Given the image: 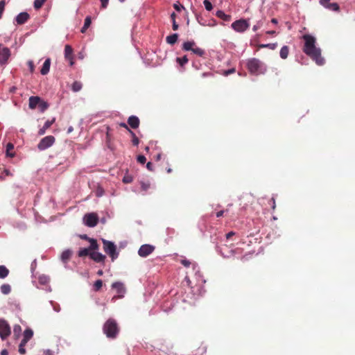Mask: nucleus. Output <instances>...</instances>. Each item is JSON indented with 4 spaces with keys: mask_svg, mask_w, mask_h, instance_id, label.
<instances>
[{
    "mask_svg": "<svg viewBox=\"0 0 355 355\" xmlns=\"http://www.w3.org/2000/svg\"><path fill=\"white\" fill-rule=\"evenodd\" d=\"M302 38L304 41L303 47L304 53L315 62L318 65H323L324 59L321 55V50L316 47V40L311 35H304Z\"/></svg>",
    "mask_w": 355,
    "mask_h": 355,
    "instance_id": "obj_1",
    "label": "nucleus"
},
{
    "mask_svg": "<svg viewBox=\"0 0 355 355\" xmlns=\"http://www.w3.org/2000/svg\"><path fill=\"white\" fill-rule=\"evenodd\" d=\"M246 67L251 75H263L267 71L266 64L258 58H252L247 60Z\"/></svg>",
    "mask_w": 355,
    "mask_h": 355,
    "instance_id": "obj_2",
    "label": "nucleus"
},
{
    "mask_svg": "<svg viewBox=\"0 0 355 355\" xmlns=\"http://www.w3.org/2000/svg\"><path fill=\"white\" fill-rule=\"evenodd\" d=\"M103 331L107 338L114 339L119 332V327L114 319L109 318L103 324Z\"/></svg>",
    "mask_w": 355,
    "mask_h": 355,
    "instance_id": "obj_3",
    "label": "nucleus"
},
{
    "mask_svg": "<svg viewBox=\"0 0 355 355\" xmlns=\"http://www.w3.org/2000/svg\"><path fill=\"white\" fill-rule=\"evenodd\" d=\"M182 49L184 51H191L200 57H203L205 54V50L198 47L193 40L184 42L182 44Z\"/></svg>",
    "mask_w": 355,
    "mask_h": 355,
    "instance_id": "obj_4",
    "label": "nucleus"
},
{
    "mask_svg": "<svg viewBox=\"0 0 355 355\" xmlns=\"http://www.w3.org/2000/svg\"><path fill=\"white\" fill-rule=\"evenodd\" d=\"M250 27L249 19H240L234 21L231 24V28L236 33H243Z\"/></svg>",
    "mask_w": 355,
    "mask_h": 355,
    "instance_id": "obj_5",
    "label": "nucleus"
},
{
    "mask_svg": "<svg viewBox=\"0 0 355 355\" xmlns=\"http://www.w3.org/2000/svg\"><path fill=\"white\" fill-rule=\"evenodd\" d=\"M103 244V250L108 254L112 261L118 257L119 253L116 252V246L112 241L102 239Z\"/></svg>",
    "mask_w": 355,
    "mask_h": 355,
    "instance_id": "obj_6",
    "label": "nucleus"
},
{
    "mask_svg": "<svg viewBox=\"0 0 355 355\" xmlns=\"http://www.w3.org/2000/svg\"><path fill=\"white\" fill-rule=\"evenodd\" d=\"M11 334L10 327L8 322L0 318V337L2 340L6 339Z\"/></svg>",
    "mask_w": 355,
    "mask_h": 355,
    "instance_id": "obj_7",
    "label": "nucleus"
},
{
    "mask_svg": "<svg viewBox=\"0 0 355 355\" xmlns=\"http://www.w3.org/2000/svg\"><path fill=\"white\" fill-rule=\"evenodd\" d=\"M83 220L87 226L93 227L98 224V216L96 213H89L85 215Z\"/></svg>",
    "mask_w": 355,
    "mask_h": 355,
    "instance_id": "obj_8",
    "label": "nucleus"
},
{
    "mask_svg": "<svg viewBox=\"0 0 355 355\" xmlns=\"http://www.w3.org/2000/svg\"><path fill=\"white\" fill-rule=\"evenodd\" d=\"M55 141V139L52 135L46 136L41 139L37 145L40 150H45L51 146Z\"/></svg>",
    "mask_w": 355,
    "mask_h": 355,
    "instance_id": "obj_9",
    "label": "nucleus"
},
{
    "mask_svg": "<svg viewBox=\"0 0 355 355\" xmlns=\"http://www.w3.org/2000/svg\"><path fill=\"white\" fill-rule=\"evenodd\" d=\"M10 55V49L8 47L3 46L0 51V65H6L8 63Z\"/></svg>",
    "mask_w": 355,
    "mask_h": 355,
    "instance_id": "obj_10",
    "label": "nucleus"
},
{
    "mask_svg": "<svg viewBox=\"0 0 355 355\" xmlns=\"http://www.w3.org/2000/svg\"><path fill=\"white\" fill-rule=\"evenodd\" d=\"M155 246L149 244L142 245L139 250L138 254L141 257H146L150 254L155 250Z\"/></svg>",
    "mask_w": 355,
    "mask_h": 355,
    "instance_id": "obj_11",
    "label": "nucleus"
},
{
    "mask_svg": "<svg viewBox=\"0 0 355 355\" xmlns=\"http://www.w3.org/2000/svg\"><path fill=\"white\" fill-rule=\"evenodd\" d=\"M64 58L66 60L69 61L70 66H73L74 64L73 49L69 44H67L64 46Z\"/></svg>",
    "mask_w": 355,
    "mask_h": 355,
    "instance_id": "obj_12",
    "label": "nucleus"
},
{
    "mask_svg": "<svg viewBox=\"0 0 355 355\" xmlns=\"http://www.w3.org/2000/svg\"><path fill=\"white\" fill-rule=\"evenodd\" d=\"M112 288L115 289L116 293H118V297H116L114 296L113 297V300L118 297V298H121L123 297L124 295V293L125 292V288L124 287V285L123 283L121 282H114L112 284Z\"/></svg>",
    "mask_w": 355,
    "mask_h": 355,
    "instance_id": "obj_13",
    "label": "nucleus"
},
{
    "mask_svg": "<svg viewBox=\"0 0 355 355\" xmlns=\"http://www.w3.org/2000/svg\"><path fill=\"white\" fill-rule=\"evenodd\" d=\"M30 15L26 12H22L18 14L15 17L16 24L18 25H21L25 24L29 19Z\"/></svg>",
    "mask_w": 355,
    "mask_h": 355,
    "instance_id": "obj_14",
    "label": "nucleus"
},
{
    "mask_svg": "<svg viewBox=\"0 0 355 355\" xmlns=\"http://www.w3.org/2000/svg\"><path fill=\"white\" fill-rule=\"evenodd\" d=\"M140 124L139 119L135 115H132L128 119V125L132 129H137L139 128Z\"/></svg>",
    "mask_w": 355,
    "mask_h": 355,
    "instance_id": "obj_15",
    "label": "nucleus"
},
{
    "mask_svg": "<svg viewBox=\"0 0 355 355\" xmlns=\"http://www.w3.org/2000/svg\"><path fill=\"white\" fill-rule=\"evenodd\" d=\"M89 257L96 263H103L106 257L98 252H91Z\"/></svg>",
    "mask_w": 355,
    "mask_h": 355,
    "instance_id": "obj_16",
    "label": "nucleus"
},
{
    "mask_svg": "<svg viewBox=\"0 0 355 355\" xmlns=\"http://www.w3.org/2000/svg\"><path fill=\"white\" fill-rule=\"evenodd\" d=\"M40 98H41L39 96H31L28 100L29 108L31 110L35 109L38 106V105L40 102Z\"/></svg>",
    "mask_w": 355,
    "mask_h": 355,
    "instance_id": "obj_17",
    "label": "nucleus"
},
{
    "mask_svg": "<svg viewBox=\"0 0 355 355\" xmlns=\"http://www.w3.org/2000/svg\"><path fill=\"white\" fill-rule=\"evenodd\" d=\"M55 121V118H53L51 120H47L44 123L43 127L39 130L38 134L40 135H44L46 130L49 129L54 123Z\"/></svg>",
    "mask_w": 355,
    "mask_h": 355,
    "instance_id": "obj_18",
    "label": "nucleus"
},
{
    "mask_svg": "<svg viewBox=\"0 0 355 355\" xmlns=\"http://www.w3.org/2000/svg\"><path fill=\"white\" fill-rule=\"evenodd\" d=\"M72 254L73 253L71 250H66L63 251L62 253L61 254V257H60L61 261L64 263H67L71 259Z\"/></svg>",
    "mask_w": 355,
    "mask_h": 355,
    "instance_id": "obj_19",
    "label": "nucleus"
},
{
    "mask_svg": "<svg viewBox=\"0 0 355 355\" xmlns=\"http://www.w3.org/2000/svg\"><path fill=\"white\" fill-rule=\"evenodd\" d=\"M50 66H51V60H50V58H47L43 63L42 67L40 70L41 74L46 75L49 72Z\"/></svg>",
    "mask_w": 355,
    "mask_h": 355,
    "instance_id": "obj_20",
    "label": "nucleus"
},
{
    "mask_svg": "<svg viewBox=\"0 0 355 355\" xmlns=\"http://www.w3.org/2000/svg\"><path fill=\"white\" fill-rule=\"evenodd\" d=\"M216 16L225 21H230L231 20V15L225 14L223 10H218L216 12Z\"/></svg>",
    "mask_w": 355,
    "mask_h": 355,
    "instance_id": "obj_21",
    "label": "nucleus"
},
{
    "mask_svg": "<svg viewBox=\"0 0 355 355\" xmlns=\"http://www.w3.org/2000/svg\"><path fill=\"white\" fill-rule=\"evenodd\" d=\"M178 39V33H173V34H171L170 35H168L166 37V42L168 44H169L171 45H173V44H175L177 42Z\"/></svg>",
    "mask_w": 355,
    "mask_h": 355,
    "instance_id": "obj_22",
    "label": "nucleus"
},
{
    "mask_svg": "<svg viewBox=\"0 0 355 355\" xmlns=\"http://www.w3.org/2000/svg\"><path fill=\"white\" fill-rule=\"evenodd\" d=\"M288 54H289V48L288 46L286 45H284L283 46L281 49H280V52H279V56L282 59H286L288 56Z\"/></svg>",
    "mask_w": 355,
    "mask_h": 355,
    "instance_id": "obj_23",
    "label": "nucleus"
},
{
    "mask_svg": "<svg viewBox=\"0 0 355 355\" xmlns=\"http://www.w3.org/2000/svg\"><path fill=\"white\" fill-rule=\"evenodd\" d=\"M89 243L90 245L89 247V249L91 252H96V250H98L99 248V245L97 243V241L94 239H89Z\"/></svg>",
    "mask_w": 355,
    "mask_h": 355,
    "instance_id": "obj_24",
    "label": "nucleus"
},
{
    "mask_svg": "<svg viewBox=\"0 0 355 355\" xmlns=\"http://www.w3.org/2000/svg\"><path fill=\"white\" fill-rule=\"evenodd\" d=\"M37 107L40 110V112L43 113L48 109V107H49V105L47 102H46L44 100H42V98H40V102Z\"/></svg>",
    "mask_w": 355,
    "mask_h": 355,
    "instance_id": "obj_25",
    "label": "nucleus"
},
{
    "mask_svg": "<svg viewBox=\"0 0 355 355\" xmlns=\"http://www.w3.org/2000/svg\"><path fill=\"white\" fill-rule=\"evenodd\" d=\"M83 84L80 81H74L71 85V90L73 92H78L81 90Z\"/></svg>",
    "mask_w": 355,
    "mask_h": 355,
    "instance_id": "obj_26",
    "label": "nucleus"
},
{
    "mask_svg": "<svg viewBox=\"0 0 355 355\" xmlns=\"http://www.w3.org/2000/svg\"><path fill=\"white\" fill-rule=\"evenodd\" d=\"M33 336V331L31 329H27L24 332V338L22 340L28 342Z\"/></svg>",
    "mask_w": 355,
    "mask_h": 355,
    "instance_id": "obj_27",
    "label": "nucleus"
},
{
    "mask_svg": "<svg viewBox=\"0 0 355 355\" xmlns=\"http://www.w3.org/2000/svg\"><path fill=\"white\" fill-rule=\"evenodd\" d=\"M177 63L182 67H183L186 64L188 63L189 59L187 55H184L183 57L176 58Z\"/></svg>",
    "mask_w": 355,
    "mask_h": 355,
    "instance_id": "obj_28",
    "label": "nucleus"
},
{
    "mask_svg": "<svg viewBox=\"0 0 355 355\" xmlns=\"http://www.w3.org/2000/svg\"><path fill=\"white\" fill-rule=\"evenodd\" d=\"M9 274V270L5 266H0V279L6 278Z\"/></svg>",
    "mask_w": 355,
    "mask_h": 355,
    "instance_id": "obj_29",
    "label": "nucleus"
},
{
    "mask_svg": "<svg viewBox=\"0 0 355 355\" xmlns=\"http://www.w3.org/2000/svg\"><path fill=\"white\" fill-rule=\"evenodd\" d=\"M91 22V17L89 16L86 17V18L85 19L84 25L81 28L82 33H85L87 31V29L89 27Z\"/></svg>",
    "mask_w": 355,
    "mask_h": 355,
    "instance_id": "obj_30",
    "label": "nucleus"
},
{
    "mask_svg": "<svg viewBox=\"0 0 355 355\" xmlns=\"http://www.w3.org/2000/svg\"><path fill=\"white\" fill-rule=\"evenodd\" d=\"M1 291L3 294L7 295L10 293L11 287L9 284H4L0 287Z\"/></svg>",
    "mask_w": 355,
    "mask_h": 355,
    "instance_id": "obj_31",
    "label": "nucleus"
},
{
    "mask_svg": "<svg viewBox=\"0 0 355 355\" xmlns=\"http://www.w3.org/2000/svg\"><path fill=\"white\" fill-rule=\"evenodd\" d=\"M91 253V251L89 250V248H81L78 253V257H83L86 256H89V254Z\"/></svg>",
    "mask_w": 355,
    "mask_h": 355,
    "instance_id": "obj_32",
    "label": "nucleus"
},
{
    "mask_svg": "<svg viewBox=\"0 0 355 355\" xmlns=\"http://www.w3.org/2000/svg\"><path fill=\"white\" fill-rule=\"evenodd\" d=\"M14 149V145L9 142L6 146V155H15L12 150Z\"/></svg>",
    "mask_w": 355,
    "mask_h": 355,
    "instance_id": "obj_33",
    "label": "nucleus"
},
{
    "mask_svg": "<svg viewBox=\"0 0 355 355\" xmlns=\"http://www.w3.org/2000/svg\"><path fill=\"white\" fill-rule=\"evenodd\" d=\"M327 9H329L332 11L338 12L340 10V6L337 3H330L327 7Z\"/></svg>",
    "mask_w": 355,
    "mask_h": 355,
    "instance_id": "obj_34",
    "label": "nucleus"
},
{
    "mask_svg": "<svg viewBox=\"0 0 355 355\" xmlns=\"http://www.w3.org/2000/svg\"><path fill=\"white\" fill-rule=\"evenodd\" d=\"M129 132L132 137V143L134 146H137L139 143V138L136 136L135 133L132 130H129Z\"/></svg>",
    "mask_w": 355,
    "mask_h": 355,
    "instance_id": "obj_35",
    "label": "nucleus"
},
{
    "mask_svg": "<svg viewBox=\"0 0 355 355\" xmlns=\"http://www.w3.org/2000/svg\"><path fill=\"white\" fill-rule=\"evenodd\" d=\"M103 286V281L101 279L96 280L94 284V290L98 291Z\"/></svg>",
    "mask_w": 355,
    "mask_h": 355,
    "instance_id": "obj_36",
    "label": "nucleus"
},
{
    "mask_svg": "<svg viewBox=\"0 0 355 355\" xmlns=\"http://www.w3.org/2000/svg\"><path fill=\"white\" fill-rule=\"evenodd\" d=\"M28 342L26 341H24V340H22L21 341V343L19 344V352L21 354H24L26 353V349L24 348L25 345H26Z\"/></svg>",
    "mask_w": 355,
    "mask_h": 355,
    "instance_id": "obj_37",
    "label": "nucleus"
},
{
    "mask_svg": "<svg viewBox=\"0 0 355 355\" xmlns=\"http://www.w3.org/2000/svg\"><path fill=\"white\" fill-rule=\"evenodd\" d=\"M45 1V0H35L34 8L35 9H40V8H42Z\"/></svg>",
    "mask_w": 355,
    "mask_h": 355,
    "instance_id": "obj_38",
    "label": "nucleus"
},
{
    "mask_svg": "<svg viewBox=\"0 0 355 355\" xmlns=\"http://www.w3.org/2000/svg\"><path fill=\"white\" fill-rule=\"evenodd\" d=\"M133 180V178L131 175H128V174H126L124 175V177L123 178V182L125 183V184H129V183H131Z\"/></svg>",
    "mask_w": 355,
    "mask_h": 355,
    "instance_id": "obj_39",
    "label": "nucleus"
},
{
    "mask_svg": "<svg viewBox=\"0 0 355 355\" xmlns=\"http://www.w3.org/2000/svg\"><path fill=\"white\" fill-rule=\"evenodd\" d=\"M203 4L207 10L211 11L213 9V6L209 0H204Z\"/></svg>",
    "mask_w": 355,
    "mask_h": 355,
    "instance_id": "obj_40",
    "label": "nucleus"
},
{
    "mask_svg": "<svg viewBox=\"0 0 355 355\" xmlns=\"http://www.w3.org/2000/svg\"><path fill=\"white\" fill-rule=\"evenodd\" d=\"M235 71H236V69H235V68L233 67V68H231L230 69L223 71L221 74L225 76H227L230 74L235 73Z\"/></svg>",
    "mask_w": 355,
    "mask_h": 355,
    "instance_id": "obj_41",
    "label": "nucleus"
},
{
    "mask_svg": "<svg viewBox=\"0 0 355 355\" xmlns=\"http://www.w3.org/2000/svg\"><path fill=\"white\" fill-rule=\"evenodd\" d=\"M173 8L178 12H180L182 9H184V7L182 4H180L179 2L175 3L173 4Z\"/></svg>",
    "mask_w": 355,
    "mask_h": 355,
    "instance_id": "obj_42",
    "label": "nucleus"
},
{
    "mask_svg": "<svg viewBox=\"0 0 355 355\" xmlns=\"http://www.w3.org/2000/svg\"><path fill=\"white\" fill-rule=\"evenodd\" d=\"M150 184L148 182H141V189L144 191H146L150 188Z\"/></svg>",
    "mask_w": 355,
    "mask_h": 355,
    "instance_id": "obj_43",
    "label": "nucleus"
},
{
    "mask_svg": "<svg viewBox=\"0 0 355 355\" xmlns=\"http://www.w3.org/2000/svg\"><path fill=\"white\" fill-rule=\"evenodd\" d=\"M31 73H33L35 70V65L32 60H28L27 62Z\"/></svg>",
    "mask_w": 355,
    "mask_h": 355,
    "instance_id": "obj_44",
    "label": "nucleus"
},
{
    "mask_svg": "<svg viewBox=\"0 0 355 355\" xmlns=\"http://www.w3.org/2000/svg\"><path fill=\"white\" fill-rule=\"evenodd\" d=\"M49 279L46 276L40 277L39 281L42 284H45L49 282Z\"/></svg>",
    "mask_w": 355,
    "mask_h": 355,
    "instance_id": "obj_45",
    "label": "nucleus"
},
{
    "mask_svg": "<svg viewBox=\"0 0 355 355\" xmlns=\"http://www.w3.org/2000/svg\"><path fill=\"white\" fill-rule=\"evenodd\" d=\"M261 25H262V23H261V21H257L256 23V24H254L253 26L252 31H254V32L257 31L258 29H259L261 28Z\"/></svg>",
    "mask_w": 355,
    "mask_h": 355,
    "instance_id": "obj_46",
    "label": "nucleus"
},
{
    "mask_svg": "<svg viewBox=\"0 0 355 355\" xmlns=\"http://www.w3.org/2000/svg\"><path fill=\"white\" fill-rule=\"evenodd\" d=\"M277 46V43H269L267 44V49L275 50Z\"/></svg>",
    "mask_w": 355,
    "mask_h": 355,
    "instance_id": "obj_47",
    "label": "nucleus"
},
{
    "mask_svg": "<svg viewBox=\"0 0 355 355\" xmlns=\"http://www.w3.org/2000/svg\"><path fill=\"white\" fill-rule=\"evenodd\" d=\"M180 263L187 268L189 267L191 265V262L187 259H182Z\"/></svg>",
    "mask_w": 355,
    "mask_h": 355,
    "instance_id": "obj_48",
    "label": "nucleus"
},
{
    "mask_svg": "<svg viewBox=\"0 0 355 355\" xmlns=\"http://www.w3.org/2000/svg\"><path fill=\"white\" fill-rule=\"evenodd\" d=\"M100 1H101L102 8L105 9L107 7L109 0H100Z\"/></svg>",
    "mask_w": 355,
    "mask_h": 355,
    "instance_id": "obj_49",
    "label": "nucleus"
},
{
    "mask_svg": "<svg viewBox=\"0 0 355 355\" xmlns=\"http://www.w3.org/2000/svg\"><path fill=\"white\" fill-rule=\"evenodd\" d=\"M329 1L330 0H320V4L326 8V7L330 3Z\"/></svg>",
    "mask_w": 355,
    "mask_h": 355,
    "instance_id": "obj_50",
    "label": "nucleus"
},
{
    "mask_svg": "<svg viewBox=\"0 0 355 355\" xmlns=\"http://www.w3.org/2000/svg\"><path fill=\"white\" fill-rule=\"evenodd\" d=\"M137 161L141 164H144L146 162V157H137Z\"/></svg>",
    "mask_w": 355,
    "mask_h": 355,
    "instance_id": "obj_51",
    "label": "nucleus"
},
{
    "mask_svg": "<svg viewBox=\"0 0 355 355\" xmlns=\"http://www.w3.org/2000/svg\"><path fill=\"white\" fill-rule=\"evenodd\" d=\"M119 125L120 127L124 128H125V129H126L128 132H129V130H131L129 128V127H128V124H126V123H124V122L119 123Z\"/></svg>",
    "mask_w": 355,
    "mask_h": 355,
    "instance_id": "obj_52",
    "label": "nucleus"
},
{
    "mask_svg": "<svg viewBox=\"0 0 355 355\" xmlns=\"http://www.w3.org/2000/svg\"><path fill=\"white\" fill-rule=\"evenodd\" d=\"M172 28L173 31H177L179 28L178 24L176 23V21L172 22Z\"/></svg>",
    "mask_w": 355,
    "mask_h": 355,
    "instance_id": "obj_53",
    "label": "nucleus"
},
{
    "mask_svg": "<svg viewBox=\"0 0 355 355\" xmlns=\"http://www.w3.org/2000/svg\"><path fill=\"white\" fill-rule=\"evenodd\" d=\"M5 5H6V2L5 1H0V10L1 11H4V8H5Z\"/></svg>",
    "mask_w": 355,
    "mask_h": 355,
    "instance_id": "obj_54",
    "label": "nucleus"
},
{
    "mask_svg": "<svg viewBox=\"0 0 355 355\" xmlns=\"http://www.w3.org/2000/svg\"><path fill=\"white\" fill-rule=\"evenodd\" d=\"M146 167L149 171H153V164L150 162L147 163Z\"/></svg>",
    "mask_w": 355,
    "mask_h": 355,
    "instance_id": "obj_55",
    "label": "nucleus"
},
{
    "mask_svg": "<svg viewBox=\"0 0 355 355\" xmlns=\"http://www.w3.org/2000/svg\"><path fill=\"white\" fill-rule=\"evenodd\" d=\"M235 234V232H230L229 233H227L226 234V239H230L232 236H234Z\"/></svg>",
    "mask_w": 355,
    "mask_h": 355,
    "instance_id": "obj_56",
    "label": "nucleus"
},
{
    "mask_svg": "<svg viewBox=\"0 0 355 355\" xmlns=\"http://www.w3.org/2000/svg\"><path fill=\"white\" fill-rule=\"evenodd\" d=\"M266 34L270 35H276L277 32L275 31H266Z\"/></svg>",
    "mask_w": 355,
    "mask_h": 355,
    "instance_id": "obj_57",
    "label": "nucleus"
},
{
    "mask_svg": "<svg viewBox=\"0 0 355 355\" xmlns=\"http://www.w3.org/2000/svg\"><path fill=\"white\" fill-rule=\"evenodd\" d=\"M175 19H176V14L175 12H172L171 14V19L172 22L175 21Z\"/></svg>",
    "mask_w": 355,
    "mask_h": 355,
    "instance_id": "obj_58",
    "label": "nucleus"
},
{
    "mask_svg": "<svg viewBox=\"0 0 355 355\" xmlns=\"http://www.w3.org/2000/svg\"><path fill=\"white\" fill-rule=\"evenodd\" d=\"M224 211H219L216 213V217L219 218L223 215Z\"/></svg>",
    "mask_w": 355,
    "mask_h": 355,
    "instance_id": "obj_59",
    "label": "nucleus"
},
{
    "mask_svg": "<svg viewBox=\"0 0 355 355\" xmlns=\"http://www.w3.org/2000/svg\"><path fill=\"white\" fill-rule=\"evenodd\" d=\"M1 355H8V352L6 349H3L1 352Z\"/></svg>",
    "mask_w": 355,
    "mask_h": 355,
    "instance_id": "obj_60",
    "label": "nucleus"
},
{
    "mask_svg": "<svg viewBox=\"0 0 355 355\" xmlns=\"http://www.w3.org/2000/svg\"><path fill=\"white\" fill-rule=\"evenodd\" d=\"M259 47L261 49H267V44H261L259 46Z\"/></svg>",
    "mask_w": 355,
    "mask_h": 355,
    "instance_id": "obj_61",
    "label": "nucleus"
},
{
    "mask_svg": "<svg viewBox=\"0 0 355 355\" xmlns=\"http://www.w3.org/2000/svg\"><path fill=\"white\" fill-rule=\"evenodd\" d=\"M81 238L85 240H87L89 242V237H88L86 234L81 236Z\"/></svg>",
    "mask_w": 355,
    "mask_h": 355,
    "instance_id": "obj_62",
    "label": "nucleus"
},
{
    "mask_svg": "<svg viewBox=\"0 0 355 355\" xmlns=\"http://www.w3.org/2000/svg\"><path fill=\"white\" fill-rule=\"evenodd\" d=\"M271 22H272V24H277L278 23V21H277V19H275V18H272V19H271Z\"/></svg>",
    "mask_w": 355,
    "mask_h": 355,
    "instance_id": "obj_63",
    "label": "nucleus"
},
{
    "mask_svg": "<svg viewBox=\"0 0 355 355\" xmlns=\"http://www.w3.org/2000/svg\"><path fill=\"white\" fill-rule=\"evenodd\" d=\"M271 201L272 202V209H275V199L272 198L271 199Z\"/></svg>",
    "mask_w": 355,
    "mask_h": 355,
    "instance_id": "obj_64",
    "label": "nucleus"
}]
</instances>
